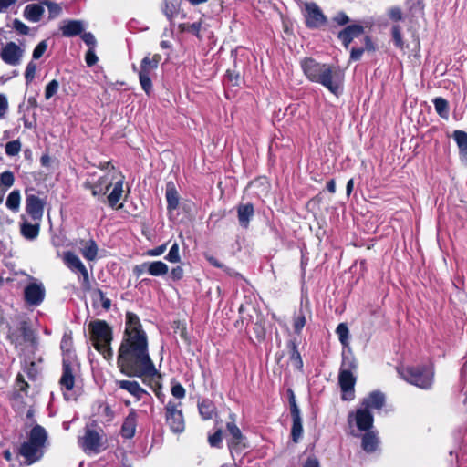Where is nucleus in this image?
<instances>
[{
    "label": "nucleus",
    "mask_w": 467,
    "mask_h": 467,
    "mask_svg": "<svg viewBox=\"0 0 467 467\" xmlns=\"http://www.w3.org/2000/svg\"><path fill=\"white\" fill-rule=\"evenodd\" d=\"M117 365L127 377L159 375L149 353V340L140 317L133 312L125 315V328L118 350Z\"/></svg>",
    "instance_id": "f257e3e1"
},
{
    "label": "nucleus",
    "mask_w": 467,
    "mask_h": 467,
    "mask_svg": "<svg viewBox=\"0 0 467 467\" xmlns=\"http://www.w3.org/2000/svg\"><path fill=\"white\" fill-rule=\"evenodd\" d=\"M101 171V173H88L82 187L89 191L93 197L100 200L112 186V191L107 196V202L109 207L115 208L123 195L125 176L109 161L103 164Z\"/></svg>",
    "instance_id": "f03ea898"
},
{
    "label": "nucleus",
    "mask_w": 467,
    "mask_h": 467,
    "mask_svg": "<svg viewBox=\"0 0 467 467\" xmlns=\"http://www.w3.org/2000/svg\"><path fill=\"white\" fill-rule=\"evenodd\" d=\"M301 67L308 80L321 84L335 95L338 93L340 82L330 66L306 57L301 61Z\"/></svg>",
    "instance_id": "7ed1b4c3"
},
{
    "label": "nucleus",
    "mask_w": 467,
    "mask_h": 467,
    "mask_svg": "<svg viewBox=\"0 0 467 467\" xmlns=\"http://www.w3.org/2000/svg\"><path fill=\"white\" fill-rule=\"evenodd\" d=\"M397 371L406 382L421 389H430L434 383V368L431 363L402 365Z\"/></svg>",
    "instance_id": "20e7f679"
},
{
    "label": "nucleus",
    "mask_w": 467,
    "mask_h": 467,
    "mask_svg": "<svg viewBox=\"0 0 467 467\" xmlns=\"http://www.w3.org/2000/svg\"><path fill=\"white\" fill-rule=\"evenodd\" d=\"M90 340L97 351L103 355L104 358L111 360L113 350L111 341L113 339L112 329L105 320L97 319L88 324Z\"/></svg>",
    "instance_id": "39448f33"
},
{
    "label": "nucleus",
    "mask_w": 467,
    "mask_h": 467,
    "mask_svg": "<svg viewBox=\"0 0 467 467\" xmlns=\"http://www.w3.org/2000/svg\"><path fill=\"white\" fill-rule=\"evenodd\" d=\"M50 445L47 431L38 424H31V464L39 462Z\"/></svg>",
    "instance_id": "423d86ee"
},
{
    "label": "nucleus",
    "mask_w": 467,
    "mask_h": 467,
    "mask_svg": "<svg viewBox=\"0 0 467 467\" xmlns=\"http://www.w3.org/2000/svg\"><path fill=\"white\" fill-rule=\"evenodd\" d=\"M161 59V55L148 54L143 57L140 63L139 73L140 84L147 95H150L152 90L151 76L158 68L159 63Z\"/></svg>",
    "instance_id": "0eeeda50"
},
{
    "label": "nucleus",
    "mask_w": 467,
    "mask_h": 467,
    "mask_svg": "<svg viewBox=\"0 0 467 467\" xmlns=\"http://www.w3.org/2000/svg\"><path fill=\"white\" fill-rule=\"evenodd\" d=\"M165 421L171 431L180 434L185 430V421L182 410V402L170 400L165 407Z\"/></svg>",
    "instance_id": "6e6552de"
},
{
    "label": "nucleus",
    "mask_w": 467,
    "mask_h": 467,
    "mask_svg": "<svg viewBox=\"0 0 467 467\" xmlns=\"http://www.w3.org/2000/svg\"><path fill=\"white\" fill-rule=\"evenodd\" d=\"M374 418L371 412L360 405L356 411L348 415V423L350 428L356 426L359 431H370L373 427Z\"/></svg>",
    "instance_id": "1a4fd4ad"
},
{
    "label": "nucleus",
    "mask_w": 467,
    "mask_h": 467,
    "mask_svg": "<svg viewBox=\"0 0 467 467\" xmlns=\"http://www.w3.org/2000/svg\"><path fill=\"white\" fill-rule=\"evenodd\" d=\"M27 387H28V384L25 380V375L22 373H18L16 378L14 389H13V393L11 396V402H12V407L19 412H22L26 409V398L27 396Z\"/></svg>",
    "instance_id": "9d476101"
},
{
    "label": "nucleus",
    "mask_w": 467,
    "mask_h": 467,
    "mask_svg": "<svg viewBox=\"0 0 467 467\" xmlns=\"http://www.w3.org/2000/svg\"><path fill=\"white\" fill-rule=\"evenodd\" d=\"M303 15L308 28H319L327 23V16L314 2L305 3Z\"/></svg>",
    "instance_id": "9b49d317"
},
{
    "label": "nucleus",
    "mask_w": 467,
    "mask_h": 467,
    "mask_svg": "<svg viewBox=\"0 0 467 467\" xmlns=\"http://www.w3.org/2000/svg\"><path fill=\"white\" fill-rule=\"evenodd\" d=\"M289 394L290 412L292 417L291 436L293 441L297 442L303 434L302 418L300 414V410L296 401L294 392L292 390H289Z\"/></svg>",
    "instance_id": "f8f14e48"
},
{
    "label": "nucleus",
    "mask_w": 467,
    "mask_h": 467,
    "mask_svg": "<svg viewBox=\"0 0 467 467\" xmlns=\"http://www.w3.org/2000/svg\"><path fill=\"white\" fill-rule=\"evenodd\" d=\"M338 383L342 391V399L344 400H351L354 399V386L356 377L349 369L340 368L338 375Z\"/></svg>",
    "instance_id": "ddd939ff"
},
{
    "label": "nucleus",
    "mask_w": 467,
    "mask_h": 467,
    "mask_svg": "<svg viewBox=\"0 0 467 467\" xmlns=\"http://www.w3.org/2000/svg\"><path fill=\"white\" fill-rule=\"evenodd\" d=\"M63 259L69 269L78 271L81 274L83 277V286L88 288L90 285L88 273L79 257L73 252H66Z\"/></svg>",
    "instance_id": "4468645a"
},
{
    "label": "nucleus",
    "mask_w": 467,
    "mask_h": 467,
    "mask_svg": "<svg viewBox=\"0 0 467 467\" xmlns=\"http://www.w3.org/2000/svg\"><path fill=\"white\" fill-rule=\"evenodd\" d=\"M63 373L60 379V385L63 390L71 391L75 385V375L79 368L78 361L62 362Z\"/></svg>",
    "instance_id": "2eb2a0df"
},
{
    "label": "nucleus",
    "mask_w": 467,
    "mask_h": 467,
    "mask_svg": "<svg viewBox=\"0 0 467 467\" xmlns=\"http://www.w3.org/2000/svg\"><path fill=\"white\" fill-rule=\"evenodd\" d=\"M22 56L23 50L14 42L7 43L0 51L2 60L12 66L19 64Z\"/></svg>",
    "instance_id": "dca6fc26"
},
{
    "label": "nucleus",
    "mask_w": 467,
    "mask_h": 467,
    "mask_svg": "<svg viewBox=\"0 0 467 467\" xmlns=\"http://www.w3.org/2000/svg\"><path fill=\"white\" fill-rule=\"evenodd\" d=\"M78 442L86 452H98L100 447V436L96 431L87 430Z\"/></svg>",
    "instance_id": "f3484780"
},
{
    "label": "nucleus",
    "mask_w": 467,
    "mask_h": 467,
    "mask_svg": "<svg viewBox=\"0 0 467 467\" xmlns=\"http://www.w3.org/2000/svg\"><path fill=\"white\" fill-rule=\"evenodd\" d=\"M116 386L128 391L137 400H142L144 396H150L147 390L141 388L139 382L135 380H117Z\"/></svg>",
    "instance_id": "a211bd4d"
},
{
    "label": "nucleus",
    "mask_w": 467,
    "mask_h": 467,
    "mask_svg": "<svg viewBox=\"0 0 467 467\" xmlns=\"http://www.w3.org/2000/svg\"><path fill=\"white\" fill-rule=\"evenodd\" d=\"M364 32V28L360 25L353 24L345 27L342 31L338 33V38L342 41L344 47L346 48L348 47L351 41L362 35Z\"/></svg>",
    "instance_id": "6ab92c4d"
},
{
    "label": "nucleus",
    "mask_w": 467,
    "mask_h": 467,
    "mask_svg": "<svg viewBox=\"0 0 467 467\" xmlns=\"http://www.w3.org/2000/svg\"><path fill=\"white\" fill-rule=\"evenodd\" d=\"M137 427V413L134 409H131L124 419L120 429V434L124 439H131L134 437Z\"/></svg>",
    "instance_id": "aec40b11"
},
{
    "label": "nucleus",
    "mask_w": 467,
    "mask_h": 467,
    "mask_svg": "<svg viewBox=\"0 0 467 467\" xmlns=\"http://www.w3.org/2000/svg\"><path fill=\"white\" fill-rule=\"evenodd\" d=\"M385 404V396L380 391H372L369 395L363 399L361 406L368 410H380Z\"/></svg>",
    "instance_id": "412c9836"
},
{
    "label": "nucleus",
    "mask_w": 467,
    "mask_h": 467,
    "mask_svg": "<svg viewBox=\"0 0 467 467\" xmlns=\"http://www.w3.org/2000/svg\"><path fill=\"white\" fill-rule=\"evenodd\" d=\"M230 417L233 420L226 423V429L229 434L232 436V440L228 442V446L231 452L233 453L234 450H236L237 446L243 440V434L241 430L234 422V415L231 414Z\"/></svg>",
    "instance_id": "4be33fe9"
},
{
    "label": "nucleus",
    "mask_w": 467,
    "mask_h": 467,
    "mask_svg": "<svg viewBox=\"0 0 467 467\" xmlns=\"http://www.w3.org/2000/svg\"><path fill=\"white\" fill-rule=\"evenodd\" d=\"M60 348L63 355L62 362L78 361L75 351L73 349V340L71 335L64 334L61 339Z\"/></svg>",
    "instance_id": "5701e85b"
},
{
    "label": "nucleus",
    "mask_w": 467,
    "mask_h": 467,
    "mask_svg": "<svg viewBox=\"0 0 467 467\" xmlns=\"http://www.w3.org/2000/svg\"><path fill=\"white\" fill-rule=\"evenodd\" d=\"M254 214V205L250 202L241 203L237 206V217L242 227L247 228Z\"/></svg>",
    "instance_id": "b1692460"
},
{
    "label": "nucleus",
    "mask_w": 467,
    "mask_h": 467,
    "mask_svg": "<svg viewBox=\"0 0 467 467\" xmlns=\"http://www.w3.org/2000/svg\"><path fill=\"white\" fill-rule=\"evenodd\" d=\"M31 372L34 368H36V371L41 369L37 365L43 362V351L41 350V346L38 342L37 337H36L31 332Z\"/></svg>",
    "instance_id": "393cba45"
},
{
    "label": "nucleus",
    "mask_w": 467,
    "mask_h": 467,
    "mask_svg": "<svg viewBox=\"0 0 467 467\" xmlns=\"http://www.w3.org/2000/svg\"><path fill=\"white\" fill-rule=\"evenodd\" d=\"M379 445V439L376 431H368L362 436L361 447L367 453H372L377 451Z\"/></svg>",
    "instance_id": "a878e982"
},
{
    "label": "nucleus",
    "mask_w": 467,
    "mask_h": 467,
    "mask_svg": "<svg viewBox=\"0 0 467 467\" xmlns=\"http://www.w3.org/2000/svg\"><path fill=\"white\" fill-rule=\"evenodd\" d=\"M84 29L83 23L78 20L64 21L60 26L61 33L64 36L71 37L79 35Z\"/></svg>",
    "instance_id": "bb28decb"
},
{
    "label": "nucleus",
    "mask_w": 467,
    "mask_h": 467,
    "mask_svg": "<svg viewBox=\"0 0 467 467\" xmlns=\"http://www.w3.org/2000/svg\"><path fill=\"white\" fill-rule=\"evenodd\" d=\"M46 290L42 283L31 277V306H39L45 299Z\"/></svg>",
    "instance_id": "cd10ccee"
},
{
    "label": "nucleus",
    "mask_w": 467,
    "mask_h": 467,
    "mask_svg": "<svg viewBox=\"0 0 467 467\" xmlns=\"http://www.w3.org/2000/svg\"><path fill=\"white\" fill-rule=\"evenodd\" d=\"M452 137L459 148L461 161L467 166V132L455 130Z\"/></svg>",
    "instance_id": "c85d7f7f"
},
{
    "label": "nucleus",
    "mask_w": 467,
    "mask_h": 467,
    "mask_svg": "<svg viewBox=\"0 0 467 467\" xmlns=\"http://www.w3.org/2000/svg\"><path fill=\"white\" fill-rule=\"evenodd\" d=\"M166 201L168 211H174L179 206L178 192L172 183H169L166 189Z\"/></svg>",
    "instance_id": "c756f323"
},
{
    "label": "nucleus",
    "mask_w": 467,
    "mask_h": 467,
    "mask_svg": "<svg viewBox=\"0 0 467 467\" xmlns=\"http://www.w3.org/2000/svg\"><path fill=\"white\" fill-rule=\"evenodd\" d=\"M198 410L201 417L204 420H211L215 412V406L210 400H202L198 403Z\"/></svg>",
    "instance_id": "7c9ffc66"
},
{
    "label": "nucleus",
    "mask_w": 467,
    "mask_h": 467,
    "mask_svg": "<svg viewBox=\"0 0 467 467\" xmlns=\"http://www.w3.org/2000/svg\"><path fill=\"white\" fill-rule=\"evenodd\" d=\"M169 271L168 265L162 261L148 262V274L152 276H162Z\"/></svg>",
    "instance_id": "2f4dec72"
},
{
    "label": "nucleus",
    "mask_w": 467,
    "mask_h": 467,
    "mask_svg": "<svg viewBox=\"0 0 467 467\" xmlns=\"http://www.w3.org/2000/svg\"><path fill=\"white\" fill-rule=\"evenodd\" d=\"M180 7L179 0H164L162 12L171 21L178 14Z\"/></svg>",
    "instance_id": "473e14b6"
},
{
    "label": "nucleus",
    "mask_w": 467,
    "mask_h": 467,
    "mask_svg": "<svg viewBox=\"0 0 467 467\" xmlns=\"http://www.w3.org/2000/svg\"><path fill=\"white\" fill-rule=\"evenodd\" d=\"M433 104L437 114L441 118L448 119L450 112L448 101L441 97H438L433 99Z\"/></svg>",
    "instance_id": "72a5a7b5"
},
{
    "label": "nucleus",
    "mask_w": 467,
    "mask_h": 467,
    "mask_svg": "<svg viewBox=\"0 0 467 467\" xmlns=\"http://www.w3.org/2000/svg\"><path fill=\"white\" fill-rule=\"evenodd\" d=\"M93 306H97L99 304L101 305V306L105 310H109L111 306V301L108 297H106L104 292L100 289H96L91 294Z\"/></svg>",
    "instance_id": "f704fd0d"
},
{
    "label": "nucleus",
    "mask_w": 467,
    "mask_h": 467,
    "mask_svg": "<svg viewBox=\"0 0 467 467\" xmlns=\"http://www.w3.org/2000/svg\"><path fill=\"white\" fill-rule=\"evenodd\" d=\"M44 204L42 200L31 195V219H41L44 212Z\"/></svg>",
    "instance_id": "c9c22d12"
},
{
    "label": "nucleus",
    "mask_w": 467,
    "mask_h": 467,
    "mask_svg": "<svg viewBox=\"0 0 467 467\" xmlns=\"http://www.w3.org/2000/svg\"><path fill=\"white\" fill-rule=\"evenodd\" d=\"M81 254L88 261L95 260L98 254V246L95 241L89 240L87 245L82 249Z\"/></svg>",
    "instance_id": "e433bc0d"
},
{
    "label": "nucleus",
    "mask_w": 467,
    "mask_h": 467,
    "mask_svg": "<svg viewBox=\"0 0 467 467\" xmlns=\"http://www.w3.org/2000/svg\"><path fill=\"white\" fill-rule=\"evenodd\" d=\"M20 204V192L18 190L12 191L7 196L5 205L6 207L13 211L17 212Z\"/></svg>",
    "instance_id": "4c0bfd02"
},
{
    "label": "nucleus",
    "mask_w": 467,
    "mask_h": 467,
    "mask_svg": "<svg viewBox=\"0 0 467 467\" xmlns=\"http://www.w3.org/2000/svg\"><path fill=\"white\" fill-rule=\"evenodd\" d=\"M46 9L43 0L38 3L31 4V22H38L41 20Z\"/></svg>",
    "instance_id": "58836bf2"
},
{
    "label": "nucleus",
    "mask_w": 467,
    "mask_h": 467,
    "mask_svg": "<svg viewBox=\"0 0 467 467\" xmlns=\"http://www.w3.org/2000/svg\"><path fill=\"white\" fill-rule=\"evenodd\" d=\"M340 343L347 347L349 344V330L346 323H340L336 329Z\"/></svg>",
    "instance_id": "ea45409f"
},
{
    "label": "nucleus",
    "mask_w": 467,
    "mask_h": 467,
    "mask_svg": "<svg viewBox=\"0 0 467 467\" xmlns=\"http://www.w3.org/2000/svg\"><path fill=\"white\" fill-rule=\"evenodd\" d=\"M406 5L413 16L421 15L423 12L424 5L422 0H406Z\"/></svg>",
    "instance_id": "a19ab883"
},
{
    "label": "nucleus",
    "mask_w": 467,
    "mask_h": 467,
    "mask_svg": "<svg viewBox=\"0 0 467 467\" xmlns=\"http://www.w3.org/2000/svg\"><path fill=\"white\" fill-rule=\"evenodd\" d=\"M181 29L184 32H188V33L194 35L199 39H202V36L200 34L201 29H202V22L201 21L194 22L192 24H189V23L182 24Z\"/></svg>",
    "instance_id": "79ce46f5"
},
{
    "label": "nucleus",
    "mask_w": 467,
    "mask_h": 467,
    "mask_svg": "<svg viewBox=\"0 0 467 467\" xmlns=\"http://www.w3.org/2000/svg\"><path fill=\"white\" fill-rule=\"evenodd\" d=\"M43 4L47 8L48 19H54L61 14L62 8L59 5L49 0H43Z\"/></svg>",
    "instance_id": "37998d69"
},
{
    "label": "nucleus",
    "mask_w": 467,
    "mask_h": 467,
    "mask_svg": "<svg viewBox=\"0 0 467 467\" xmlns=\"http://www.w3.org/2000/svg\"><path fill=\"white\" fill-rule=\"evenodd\" d=\"M306 323V316L305 314L300 310L296 316L294 317V330L295 333L300 334L303 327H305Z\"/></svg>",
    "instance_id": "c03bdc74"
},
{
    "label": "nucleus",
    "mask_w": 467,
    "mask_h": 467,
    "mask_svg": "<svg viewBox=\"0 0 467 467\" xmlns=\"http://www.w3.org/2000/svg\"><path fill=\"white\" fill-rule=\"evenodd\" d=\"M165 259L171 263H179L181 261V256L179 253V244L174 243L171 248Z\"/></svg>",
    "instance_id": "a18cd8bd"
},
{
    "label": "nucleus",
    "mask_w": 467,
    "mask_h": 467,
    "mask_svg": "<svg viewBox=\"0 0 467 467\" xmlns=\"http://www.w3.org/2000/svg\"><path fill=\"white\" fill-rule=\"evenodd\" d=\"M20 149L21 143L17 140L8 141L5 144V153L11 157L16 156L20 151Z\"/></svg>",
    "instance_id": "49530a36"
},
{
    "label": "nucleus",
    "mask_w": 467,
    "mask_h": 467,
    "mask_svg": "<svg viewBox=\"0 0 467 467\" xmlns=\"http://www.w3.org/2000/svg\"><path fill=\"white\" fill-rule=\"evenodd\" d=\"M59 83L57 80H51L45 88V99H50L58 90Z\"/></svg>",
    "instance_id": "de8ad7c7"
},
{
    "label": "nucleus",
    "mask_w": 467,
    "mask_h": 467,
    "mask_svg": "<svg viewBox=\"0 0 467 467\" xmlns=\"http://www.w3.org/2000/svg\"><path fill=\"white\" fill-rule=\"evenodd\" d=\"M14 174L10 171H5L0 174V184L6 189L14 184Z\"/></svg>",
    "instance_id": "09e8293b"
},
{
    "label": "nucleus",
    "mask_w": 467,
    "mask_h": 467,
    "mask_svg": "<svg viewBox=\"0 0 467 467\" xmlns=\"http://www.w3.org/2000/svg\"><path fill=\"white\" fill-rule=\"evenodd\" d=\"M18 452L24 458L23 463L29 464V439L22 441Z\"/></svg>",
    "instance_id": "8fccbe9b"
},
{
    "label": "nucleus",
    "mask_w": 467,
    "mask_h": 467,
    "mask_svg": "<svg viewBox=\"0 0 467 467\" xmlns=\"http://www.w3.org/2000/svg\"><path fill=\"white\" fill-rule=\"evenodd\" d=\"M47 40H42L35 47L32 57L34 59H39L47 49Z\"/></svg>",
    "instance_id": "3c124183"
},
{
    "label": "nucleus",
    "mask_w": 467,
    "mask_h": 467,
    "mask_svg": "<svg viewBox=\"0 0 467 467\" xmlns=\"http://www.w3.org/2000/svg\"><path fill=\"white\" fill-rule=\"evenodd\" d=\"M391 33H392V38H393L395 45L398 47L402 48L403 47V40H402V35H401V30H400V26H393L392 29H391Z\"/></svg>",
    "instance_id": "603ef678"
},
{
    "label": "nucleus",
    "mask_w": 467,
    "mask_h": 467,
    "mask_svg": "<svg viewBox=\"0 0 467 467\" xmlns=\"http://www.w3.org/2000/svg\"><path fill=\"white\" fill-rule=\"evenodd\" d=\"M171 395L178 400L183 399L185 397V393H186L185 389L180 383H174L171 386Z\"/></svg>",
    "instance_id": "864d4df0"
},
{
    "label": "nucleus",
    "mask_w": 467,
    "mask_h": 467,
    "mask_svg": "<svg viewBox=\"0 0 467 467\" xmlns=\"http://www.w3.org/2000/svg\"><path fill=\"white\" fill-rule=\"evenodd\" d=\"M356 360L352 356H343V360L340 368L349 369L350 371L356 369Z\"/></svg>",
    "instance_id": "5fc2aeb1"
},
{
    "label": "nucleus",
    "mask_w": 467,
    "mask_h": 467,
    "mask_svg": "<svg viewBox=\"0 0 467 467\" xmlns=\"http://www.w3.org/2000/svg\"><path fill=\"white\" fill-rule=\"evenodd\" d=\"M208 441L212 447L219 448L222 444V431L218 430L213 435H210Z\"/></svg>",
    "instance_id": "6e6d98bb"
},
{
    "label": "nucleus",
    "mask_w": 467,
    "mask_h": 467,
    "mask_svg": "<svg viewBox=\"0 0 467 467\" xmlns=\"http://www.w3.org/2000/svg\"><path fill=\"white\" fill-rule=\"evenodd\" d=\"M98 57L95 53V48H88L85 56V61L88 67L95 65L98 62Z\"/></svg>",
    "instance_id": "4d7b16f0"
},
{
    "label": "nucleus",
    "mask_w": 467,
    "mask_h": 467,
    "mask_svg": "<svg viewBox=\"0 0 467 467\" xmlns=\"http://www.w3.org/2000/svg\"><path fill=\"white\" fill-rule=\"evenodd\" d=\"M13 28L21 35H27L29 33L28 26H26L24 23H22L18 19H15L13 21Z\"/></svg>",
    "instance_id": "13d9d810"
},
{
    "label": "nucleus",
    "mask_w": 467,
    "mask_h": 467,
    "mask_svg": "<svg viewBox=\"0 0 467 467\" xmlns=\"http://www.w3.org/2000/svg\"><path fill=\"white\" fill-rule=\"evenodd\" d=\"M82 40L89 47V48H95L97 41L94 35L90 32H85L81 36Z\"/></svg>",
    "instance_id": "bf43d9fd"
},
{
    "label": "nucleus",
    "mask_w": 467,
    "mask_h": 467,
    "mask_svg": "<svg viewBox=\"0 0 467 467\" xmlns=\"http://www.w3.org/2000/svg\"><path fill=\"white\" fill-rule=\"evenodd\" d=\"M166 249H167V244H163L157 247L148 250L147 255L152 256V257L160 256L166 251Z\"/></svg>",
    "instance_id": "052dcab7"
},
{
    "label": "nucleus",
    "mask_w": 467,
    "mask_h": 467,
    "mask_svg": "<svg viewBox=\"0 0 467 467\" xmlns=\"http://www.w3.org/2000/svg\"><path fill=\"white\" fill-rule=\"evenodd\" d=\"M19 332L20 335L17 336L15 339L16 345L22 344V342H26L28 340V334L26 332V323H23Z\"/></svg>",
    "instance_id": "680f3d73"
},
{
    "label": "nucleus",
    "mask_w": 467,
    "mask_h": 467,
    "mask_svg": "<svg viewBox=\"0 0 467 467\" xmlns=\"http://www.w3.org/2000/svg\"><path fill=\"white\" fill-rule=\"evenodd\" d=\"M302 467H321L319 460L315 455H310L304 462Z\"/></svg>",
    "instance_id": "e2e57ef3"
},
{
    "label": "nucleus",
    "mask_w": 467,
    "mask_h": 467,
    "mask_svg": "<svg viewBox=\"0 0 467 467\" xmlns=\"http://www.w3.org/2000/svg\"><path fill=\"white\" fill-rule=\"evenodd\" d=\"M333 20L338 26H345L349 22V17L344 12H339L334 16Z\"/></svg>",
    "instance_id": "0e129e2a"
},
{
    "label": "nucleus",
    "mask_w": 467,
    "mask_h": 467,
    "mask_svg": "<svg viewBox=\"0 0 467 467\" xmlns=\"http://www.w3.org/2000/svg\"><path fill=\"white\" fill-rule=\"evenodd\" d=\"M389 17L394 21H400L402 19V12L399 7H391L389 11Z\"/></svg>",
    "instance_id": "69168bd1"
},
{
    "label": "nucleus",
    "mask_w": 467,
    "mask_h": 467,
    "mask_svg": "<svg viewBox=\"0 0 467 467\" xmlns=\"http://www.w3.org/2000/svg\"><path fill=\"white\" fill-rule=\"evenodd\" d=\"M8 109V102L6 97L3 94H0V119H2Z\"/></svg>",
    "instance_id": "338daca9"
},
{
    "label": "nucleus",
    "mask_w": 467,
    "mask_h": 467,
    "mask_svg": "<svg viewBox=\"0 0 467 467\" xmlns=\"http://www.w3.org/2000/svg\"><path fill=\"white\" fill-rule=\"evenodd\" d=\"M171 276L173 280H181L183 277V269L182 266H176L172 268Z\"/></svg>",
    "instance_id": "774afa93"
}]
</instances>
